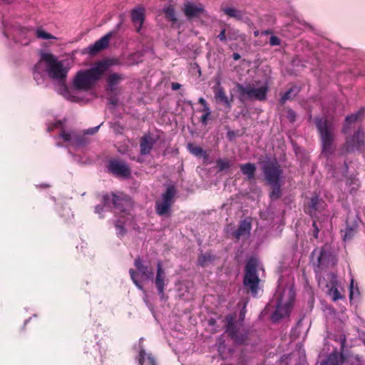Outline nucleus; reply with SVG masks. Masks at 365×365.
Instances as JSON below:
<instances>
[{
	"mask_svg": "<svg viewBox=\"0 0 365 365\" xmlns=\"http://www.w3.org/2000/svg\"><path fill=\"white\" fill-rule=\"evenodd\" d=\"M124 78V76L120 73H113L109 74L107 78L108 89L110 91H115L116 86Z\"/></svg>",
	"mask_w": 365,
	"mask_h": 365,
	"instance_id": "obj_26",
	"label": "nucleus"
},
{
	"mask_svg": "<svg viewBox=\"0 0 365 365\" xmlns=\"http://www.w3.org/2000/svg\"><path fill=\"white\" fill-rule=\"evenodd\" d=\"M22 32L25 34L27 37H30L32 35H35L38 38L48 40V39H56V37L46 32L41 28H37L36 29H26L22 30Z\"/></svg>",
	"mask_w": 365,
	"mask_h": 365,
	"instance_id": "obj_24",
	"label": "nucleus"
},
{
	"mask_svg": "<svg viewBox=\"0 0 365 365\" xmlns=\"http://www.w3.org/2000/svg\"><path fill=\"white\" fill-rule=\"evenodd\" d=\"M180 86H181V85L179 84L178 83H172V88L174 91H176V90L179 89L180 88Z\"/></svg>",
	"mask_w": 365,
	"mask_h": 365,
	"instance_id": "obj_55",
	"label": "nucleus"
},
{
	"mask_svg": "<svg viewBox=\"0 0 365 365\" xmlns=\"http://www.w3.org/2000/svg\"><path fill=\"white\" fill-rule=\"evenodd\" d=\"M292 26H296V27H299L300 29H304L307 27L309 26L308 24L306 23L304 20H302L299 18H296L293 21H292Z\"/></svg>",
	"mask_w": 365,
	"mask_h": 365,
	"instance_id": "obj_38",
	"label": "nucleus"
},
{
	"mask_svg": "<svg viewBox=\"0 0 365 365\" xmlns=\"http://www.w3.org/2000/svg\"><path fill=\"white\" fill-rule=\"evenodd\" d=\"M217 38H219V40L220 41H226V40L227 39V27L225 29H223L220 33L218 34L217 36Z\"/></svg>",
	"mask_w": 365,
	"mask_h": 365,
	"instance_id": "obj_42",
	"label": "nucleus"
},
{
	"mask_svg": "<svg viewBox=\"0 0 365 365\" xmlns=\"http://www.w3.org/2000/svg\"><path fill=\"white\" fill-rule=\"evenodd\" d=\"M109 66L110 63L108 61H101L89 69L78 71L73 79V87L77 90L85 91L90 90Z\"/></svg>",
	"mask_w": 365,
	"mask_h": 365,
	"instance_id": "obj_4",
	"label": "nucleus"
},
{
	"mask_svg": "<svg viewBox=\"0 0 365 365\" xmlns=\"http://www.w3.org/2000/svg\"><path fill=\"white\" fill-rule=\"evenodd\" d=\"M227 39L229 40L236 41L238 39H245V35L240 34V31L237 29L229 26H227Z\"/></svg>",
	"mask_w": 365,
	"mask_h": 365,
	"instance_id": "obj_29",
	"label": "nucleus"
},
{
	"mask_svg": "<svg viewBox=\"0 0 365 365\" xmlns=\"http://www.w3.org/2000/svg\"><path fill=\"white\" fill-rule=\"evenodd\" d=\"M257 262L255 259H250L245 266L244 285L249 289L255 297L257 294L259 279L257 274Z\"/></svg>",
	"mask_w": 365,
	"mask_h": 365,
	"instance_id": "obj_9",
	"label": "nucleus"
},
{
	"mask_svg": "<svg viewBox=\"0 0 365 365\" xmlns=\"http://www.w3.org/2000/svg\"><path fill=\"white\" fill-rule=\"evenodd\" d=\"M236 86L239 93V98L241 101L250 99L263 101L266 98L269 88L267 83H264L263 85L257 88L250 84L245 86L240 83H237Z\"/></svg>",
	"mask_w": 365,
	"mask_h": 365,
	"instance_id": "obj_8",
	"label": "nucleus"
},
{
	"mask_svg": "<svg viewBox=\"0 0 365 365\" xmlns=\"http://www.w3.org/2000/svg\"><path fill=\"white\" fill-rule=\"evenodd\" d=\"M365 144V135L362 130L358 129L353 135L347 138L343 148V151L352 152L361 150Z\"/></svg>",
	"mask_w": 365,
	"mask_h": 365,
	"instance_id": "obj_13",
	"label": "nucleus"
},
{
	"mask_svg": "<svg viewBox=\"0 0 365 365\" xmlns=\"http://www.w3.org/2000/svg\"><path fill=\"white\" fill-rule=\"evenodd\" d=\"M198 103H200L202 106H205L207 104L206 101L203 98H200L198 100Z\"/></svg>",
	"mask_w": 365,
	"mask_h": 365,
	"instance_id": "obj_56",
	"label": "nucleus"
},
{
	"mask_svg": "<svg viewBox=\"0 0 365 365\" xmlns=\"http://www.w3.org/2000/svg\"><path fill=\"white\" fill-rule=\"evenodd\" d=\"M339 341L340 342L341 348H344L345 344V336L343 334L339 336Z\"/></svg>",
	"mask_w": 365,
	"mask_h": 365,
	"instance_id": "obj_50",
	"label": "nucleus"
},
{
	"mask_svg": "<svg viewBox=\"0 0 365 365\" xmlns=\"http://www.w3.org/2000/svg\"><path fill=\"white\" fill-rule=\"evenodd\" d=\"M269 43L272 46H278L280 44V39L275 36H272L269 38Z\"/></svg>",
	"mask_w": 365,
	"mask_h": 365,
	"instance_id": "obj_44",
	"label": "nucleus"
},
{
	"mask_svg": "<svg viewBox=\"0 0 365 365\" xmlns=\"http://www.w3.org/2000/svg\"><path fill=\"white\" fill-rule=\"evenodd\" d=\"M318 202H319V197L318 196H314L312 197L311 199V201H310V205H309V207L312 208V209H315L317 207V205L318 204Z\"/></svg>",
	"mask_w": 365,
	"mask_h": 365,
	"instance_id": "obj_46",
	"label": "nucleus"
},
{
	"mask_svg": "<svg viewBox=\"0 0 365 365\" xmlns=\"http://www.w3.org/2000/svg\"><path fill=\"white\" fill-rule=\"evenodd\" d=\"M64 123L62 120H56L51 125H48L47 130L51 132L55 128L60 130V137L67 146H73L74 148H80L88 143L87 138L80 133L70 130L64 129Z\"/></svg>",
	"mask_w": 365,
	"mask_h": 365,
	"instance_id": "obj_6",
	"label": "nucleus"
},
{
	"mask_svg": "<svg viewBox=\"0 0 365 365\" xmlns=\"http://www.w3.org/2000/svg\"><path fill=\"white\" fill-rule=\"evenodd\" d=\"M134 264L142 278L146 280L153 278V272L149 264H145L140 258L135 259Z\"/></svg>",
	"mask_w": 365,
	"mask_h": 365,
	"instance_id": "obj_20",
	"label": "nucleus"
},
{
	"mask_svg": "<svg viewBox=\"0 0 365 365\" xmlns=\"http://www.w3.org/2000/svg\"><path fill=\"white\" fill-rule=\"evenodd\" d=\"M245 308H246V304H244L240 313V319L244 320L245 316Z\"/></svg>",
	"mask_w": 365,
	"mask_h": 365,
	"instance_id": "obj_49",
	"label": "nucleus"
},
{
	"mask_svg": "<svg viewBox=\"0 0 365 365\" xmlns=\"http://www.w3.org/2000/svg\"><path fill=\"white\" fill-rule=\"evenodd\" d=\"M165 281V270L163 269L161 262L158 261L157 264V273L155 278V284L161 299H164L165 298L164 289L167 284Z\"/></svg>",
	"mask_w": 365,
	"mask_h": 365,
	"instance_id": "obj_17",
	"label": "nucleus"
},
{
	"mask_svg": "<svg viewBox=\"0 0 365 365\" xmlns=\"http://www.w3.org/2000/svg\"><path fill=\"white\" fill-rule=\"evenodd\" d=\"M263 173L269 185H277L282 177V170L277 162H267L263 165Z\"/></svg>",
	"mask_w": 365,
	"mask_h": 365,
	"instance_id": "obj_11",
	"label": "nucleus"
},
{
	"mask_svg": "<svg viewBox=\"0 0 365 365\" xmlns=\"http://www.w3.org/2000/svg\"><path fill=\"white\" fill-rule=\"evenodd\" d=\"M294 89L293 88H290L289 90H288L287 92H285L283 96H282L281 98V103H285L287 100H289L291 99L294 96L296 95V93H294L293 95L292 93L294 92Z\"/></svg>",
	"mask_w": 365,
	"mask_h": 365,
	"instance_id": "obj_39",
	"label": "nucleus"
},
{
	"mask_svg": "<svg viewBox=\"0 0 365 365\" xmlns=\"http://www.w3.org/2000/svg\"><path fill=\"white\" fill-rule=\"evenodd\" d=\"M183 11L185 15L189 19L199 17L201 15L207 16V13L202 4H195L190 1L185 3Z\"/></svg>",
	"mask_w": 365,
	"mask_h": 365,
	"instance_id": "obj_15",
	"label": "nucleus"
},
{
	"mask_svg": "<svg viewBox=\"0 0 365 365\" xmlns=\"http://www.w3.org/2000/svg\"><path fill=\"white\" fill-rule=\"evenodd\" d=\"M353 285H354V280L351 279V284H350V294H349L350 299H352L353 295H354Z\"/></svg>",
	"mask_w": 365,
	"mask_h": 365,
	"instance_id": "obj_54",
	"label": "nucleus"
},
{
	"mask_svg": "<svg viewBox=\"0 0 365 365\" xmlns=\"http://www.w3.org/2000/svg\"><path fill=\"white\" fill-rule=\"evenodd\" d=\"M175 192V188L173 186H169L165 192L162 195L160 200L155 202L156 212L159 215H165L169 212Z\"/></svg>",
	"mask_w": 365,
	"mask_h": 365,
	"instance_id": "obj_12",
	"label": "nucleus"
},
{
	"mask_svg": "<svg viewBox=\"0 0 365 365\" xmlns=\"http://www.w3.org/2000/svg\"><path fill=\"white\" fill-rule=\"evenodd\" d=\"M311 262L314 267L315 272H318L321 269L334 266L336 263V258L330 249L327 246H324L313 250Z\"/></svg>",
	"mask_w": 365,
	"mask_h": 365,
	"instance_id": "obj_7",
	"label": "nucleus"
},
{
	"mask_svg": "<svg viewBox=\"0 0 365 365\" xmlns=\"http://www.w3.org/2000/svg\"><path fill=\"white\" fill-rule=\"evenodd\" d=\"M217 165L220 170H223L230 167V163L227 160L218 159L216 161Z\"/></svg>",
	"mask_w": 365,
	"mask_h": 365,
	"instance_id": "obj_40",
	"label": "nucleus"
},
{
	"mask_svg": "<svg viewBox=\"0 0 365 365\" xmlns=\"http://www.w3.org/2000/svg\"><path fill=\"white\" fill-rule=\"evenodd\" d=\"M275 298L276 309L272 315V320L274 322L289 315L295 299L293 281L290 280L284 286L283 279H279Z\"/></svg>",
	"mask_w": 365,
	"mask_h": 365,
	"instance_id": "obj_3",
	"label": "nucleus"
},
{
	"mask_svg": "<svg viewBox=\"0 0 365 365\" xmlns=\"http://www.w3.org/2000/svg\"><path fill=\"white\" fill-rule=\"evenodd\" d=\"M255 36H257V35H258V32H255Z\"/></svg>",
	"mask_w": 365,
	"mask_h": 365,
	"instance_id": "obj_60",
	"label": "nucleus"
},
{
	"mask_svg": "<svg viewBox=\"0 0 365 365\" xmlns=\"http://www.w3.org/2000/svg\"><path fill=\"white\" fill-rule=\"evenodd\" d=\"M272 187V191L270 193V198L272 200H277L281 196L280 182L277 185H269Z\"/></svg>",
	"mask_w": 365,
	"mask_h": 365,
	"instance_id": "obj_34",
	"label": "nucleus"
},
{
	"mask_svg": "<svg viewBox=\"0 0 365 365\" xmlns=\"http://www.w3.org/2000/svg\"><path fill=\"white\" fill-rule=\"evenodd\" d=\"M215 259V256L212 255L210 252H206L205 254H202L198 259L199 264L202 267H205L208 264L212 262Z\"/></svg>",
	"mask_w": 365,
	"mask_h": 365,
	"instance_id": "obj_32",
	"label": "nucleus"
},
{
	"mask_svg": "<svg viewBox=\"0 0 365 365\" xmlns=\"http://www.w3.org/2000/svg\"><path fill=\"white\" fill-rule=\"evenodd\" d=\"M210 114L204 113L201 117V122L203 125H207V120L210 118Z\"/></svg>",
	"mask_w": 365,
	"mask_h": 365,
	"instance_id": "obj_47",
	"label": "nucleus"
},
{
	"mask_svg": "<svg viewBox=\"0 0 365 365\" xmlns=\"http://www.w3.org/2000/svg\"><path fill=\"white\" fill-rule=\"evenodd\" d=\"M232 57L235 61H237L240 58V55L238 53H234Z\"/></svg>",
	"mask_w": 365,
	"mask_h": 365,
	"instance_id": "obj_57",
	"label": "nucleus"
},
{
	"mask_svg": "<svg viewBox=\"0 0 365 365\" xmlns=\"http://www.w3.org/2000/svg\"><path fill=\"white\" fill-rule=\"evenodd\" d=\"M313 227H314V236L315 238H317L319 230V228L316 226V222L315 221H314V222H313Z\"/></svg>",
	"mask_w": 365,
	"mask_h": 365,
	"instance_id": "obj_51",
	"label": "nucleus"
},
{
	"mask_svg": "<svg viewBox=\"0 0 365 365\" xmlns=\"http://www.w3.org/2000/svg\"><path fill=\"white\" fill-rule=\"evenodd\" d=\"M222 11L230 17L235 18L237 19H242L243 14L241 11L232 7H225Z\"/></svg>",
	"mask_w": 365,
	"mask_h": 365,
	"instance_id": "obj_31",
	"label": "nucleus"
},
{
	"mask_svg": "<svg viewBox=\"0 0 365 365\" xmlns=\"http://www.w3.org/2000/svg\"><path fill=\"white\" fill-rule=\"evenodd\" d=\"M103 206L97 205L95 207V212L101 215L103 211L111 207V205L116 210L115 213L120 215L119 219L116 220L115 226L118 237L125 234V226L129 225L133 220L131 210L133 208L132 202L130 199L120 197L112 194L105 195L103 197Z\"/></svg>",
	"mask_w": 365,
	"mask_h": 365,
	"instance_id": "obj_2",
	"label": "nucleus"
},
{
	"mask_svg": "<svg viewBox=\"0 0 365 365\" xmlns=\"http://www.w3.org/2000/svg\"><path fill=\"white\" fill-rule=\"evenodd\" d=\"M274 301H275V304H277V301H276V298L275 297H274V299L272 300V302H274Z\"/></svg>",
	"mask_w": 365,
	"mask_h": 365,
	"instance_id": "obj_59",
	"label": "nucleus"
},
{
	"mask_svg": "<svg viewBox=\"0 0 365 365\" xmlns=\"http://www.w3.org/2000/svg\"><path fill=\"white\" fill-rule=\"evenodd\" d=\"M100 126H101V125H97V126L93 127V128H89V129H87V130H86L84 131V134L85 135H93V134H94V133H96L98 130Z\"/></svg>",
	"mask_w": 365,
	"mask_h": 365,
	"instance_id": "obj_45",
	"label": "nucleus"
},
{
	"mask_svg": "<svg viewBox=\"0 0 365 365\" xmlns=\"http://www.w3.org/2000/svg\"><path fill=\"white\" fill-rule=\"evenodd\" d=\"M321 365H339L337 355L335 354H330Z\"/></svg>",
	"mask_w": 365,
	"mask_h": 365,
	"instance_id": "obj_36",
	"label": "nucleus"
},
{
	"mask_svg": "<svg viewBox=\"0 0 365 365\" xmlns=\"http://www.w3.org/2000/svg\"><path fill=\"white\" fill-rule=\"evenodd\" d=\"M288 118L290 120V121L293 122L295 120V113L293 110H289L288 111V115H287Z\"/></svg>",
	"mask_w": 365,
	"mask_h": 365,
	"instance_id": "obj_48",
	"label": "nucleus"
},
{
	"mask_svg": "<svg viewBox=\"0 0 365 365\" xmlns=\"http://www.w3.org/2000/svg\"><path fill=\"white\" fill-rule=\"evenodd\" d=\"M187 147L190 152L197 157L202 156L205 158L207 156L206 152L199 146H195L192 144L190 143L188 144Z\"/></svg>",
	"mask_w": 365,
	"mask_h": 365,
	"instance_id": "obj_33",
	"label": "nucleus"
},
{
	"mask_svg": "<svg viewBox=\"0 0 365 365\" xmlns=\"http://www.w3.org/2000/svg\"><path fill=\"white\" fill-rule=\"evenodd\" d=\"M108 170L113 175L127 178L130 175L129 166L123 161L114 160L109 163Z\"/></svg>",
	"mask_w": 365,
	"mask_h": 365,
	"instance_id": "obj_14",
	"label": "nucleus"
},
{
	"mask_svg": "<svg viewBox=\"0 0 365 365\" xmlns=\"http://www.w3.org/2000/svg\"><path fill=\"white\" fill-rule=\"evenodd\" d=\"M252 229L251 221L250 219H245L240 222L237 230L233 232V236L237 240L247 239L250 235Z\"/></svg>",
	"mask_w": 365,
	"mask_h": 365,
	"instance_id": "obj_19",
	"label": "nucleus"
},
{
	"mask_svg": "<svg viewBox=\"0 0 365 365\" xmlns=\"http://www.w3.org/2000/svg\"><path fill=\"white\" fill-rule=\"evenodd\" d=\"M63 211L65 213L61 214V217H64L65 220H69L71 217L73 216L70 208H63Z\"/></svg>",
	"mask_w": 365,
	"mask_h": 365,
	"instance_id": "obj_43",
	"label": "nucleus"
},
{
	"mask_svg": "<svg viewBox=\"0 0 365 365\" xmlns=\"http://www.w3.org/2000/svg\"><path fill=\"white\" fill-rule=\"evenodd\" d=\"M138 361L140 365H156L154 357L150 354L146 353L143 349L139 352Z\"/></svg>",
	"mask_w": 365,
	"mask_h": 365,
	"instance_id": "obj_27",
	"label": "nucleus"
},
{
	"mask_svg": "<svg viewBox=\"0 0 365 365\" xmlns=\"http://www.w3.org/2000/svg\"><path fill=\"white\" fill-rule=\"evenodd\" d=\"M354 361L357 363L356 365H361V361L360 360V358L358 356H355L351 358V361Z\"/></svg>",
	"mask_w": 365,
	"mask_h": 365,
	"instance_id": "obj_52",
	"label": "nucleus"
},
{
	"mask_svg": "<svg viewBox=\"0 0 365 365\" xmlns=\"http://www.w3.org/2000/svg\"><path fill=\"white\" fill-rule=\"evenodd\" d=\"M113 32L108 33L96 41L93 44L88 46L85 49L84 53H88L91 56L97 54L98 52L108 47Z\"/></svg>",
	"mask_w": 365,
	"mask_h": 365,
	"instance_id": "obj_16",
	"label": "nucleus"
},
{
	"mask_svg": "<svg viewBox=\"0 0 365 365\" xmlns=\"http://www.w3.org/2000/svg\"><path fill=\"white\" fill-rule=\"evenodd\" d=\"M145 19V10L143 8L137 7L131 12V20L137 32L140 31Z\"/></svg>",
	"mask_w": 365,
	"mask_h": 365,
	"instance_id": "obj_21",
	"label": "nucleus"
},
{
	"mask_svg": "<svg viewBox=\"0 0 365 365\" xmlns=\"http://www.w3.org/2000/svg\"><path fill=\"white\" fill-rule=\"evenodd\" d=\"M364 109L359 110L357 113L348 115L346 118L345 124L343 128V133L347 134L351 129V125L363 118Z\"/></svg>",
	"mask_w": 365,
	"mask_h": 365,
	"instance_id": "obj_25",
	"label": "nucleus"
},
{
	"mask_svg": "<svg viewBox=\"0 0 365 365\" xmlns=\"http://www.w3.org/2000/svg\"><path fill=\"white\" fill-rule=\"evenodd\" d=\"M28 41H21L22 44H27Z\"/></svg>",
	"mask_w": 365,
	"mask_h": 365,
	"instance_id": "obj_58",
	"label": "nucleus"
},
{
	"mask_svg": "<svg viewBox=\"0 0 365 365\" xmlns=\"http://www.w3.org/2000/svg\"><path fill=\"white\" fill-rule=\"evenodd\" d=\"M165 14L167 16V17L170 20V21H175L176 19H175V11H174V9H171V8H168L165 10Z\"/></svg>",
	"mask_w": 365,
	"mask_h": 365,
	"instance_id": "obj_41",
	"label": "nucleus"
},
{
	"mask_svg": "<svg viewBox=\"0 0 365 365\" xmlns=\"http://www.w3.org/2000/svg\"><path fill=\"white\" fill-rule=\"evenodd\" d=\"M155 140L150 135H145L140 138V154L142 155H146L150 153Z\"/></svg>",
	"mask_w": 365,
	"mask_h": 365,
	"instance_id": "obj_23",
	"label": "nucleus"
},
{
	"mask_svg": "<svg viewBox=\"0 0 365 365\" xmlns=\"http://www.w3.org/2000/svg\"><path fill=\"white\" fill-rule=\"evenodd\" d=\"M357 226L358 225L356 222H354L351 226L349 225H347L343 237L344 240H349L355 235L357 232Z\"/></svg>",
	"mask_w": 365,
	"mask_h": 365,
	"instance_id": "obj_30",
	"label": "nucleus"
},
{
	"mask_svg": "<svg viewBox=\"0 0 365 365\" xmlns=\"http://www.w3.org/2000/svg\"><path fill=\"white\" fill-rule=\"evenodd\" d=\"M322 143V154L329 158L334 152V125L327 118H317L314 120Z\"/></svg>",
	"mask_w": 365,
	"mask_h": 365,
	"instance_id": "obj_5",
	"label": "nucleus"
},
{
	"mask_svg": "<svg viewBox=\"0 0 365 365\" xmlns=\"http://www.w3.org/2000/svg\"><path fill=\"white\" fill-rule=\"evenodd\" d=\"M242 173L246 175L248 179H252L255 176L256 166L252 163H245L240 165Z\"/></svg>",
	"mask_w": 365,
	"mask_h": 365,
	"instance_id": "obj_28",
	"label": "nucleus"
},
{
	"mask_svg": "<svg viewBox=\"0 0 365 365\" xmlns=\"http://www.w3.org/2000/svg\"><path fill=\"white\" fill-rule=\"evenodd\" d=\"M329 280L327 287L328 288L327 294L331 298L333 301H336L343 297L338 289V281L336 275L334 273H330L327 275Z\"/></svg>",
	"mask_w": 365,
	"mask_h": 365,
	"instance_id": "obj_18",
	"label": "nucleus"
},
{
	"mask_svg": "<svg viewBox=\"0 0 365 365\" xmlns=\"http://www.w3.org/2000/svg\"><path fill=\"white\" fill-rule=\"evenodd\" d=\"M215 98L217 101L222 103L227 108H231V101L227 96L225 89L220 86V81L213 87Z\"/></svg>",
	"mask_w": 365,
	"mask_h": 365,
	"instance_id": "obj_22",
	"label": "nucleus"
},
{
	"mask_svg": "<svg viewBox=\"0 0 365 365\" xmlns=\"http://www.w3.org/2000/svg\"><path fill=\"white\" fill-rule=\"evenodd\" d=\"M66 60H59L50 53H43L38 62L33 69L34 78L40 85L43 83L45 75L60 86L59 93L72 102H77L78 98L71 94L66 86V78L69 71Z\"/></svg>",
	"mask_w": 365,
	"mask_h": 365,
	"instance_id": "obj_1",
	"label": "nucleus"
},
{
	"mask_svg": "<svg viewBox=\"0 0 365 365\" xmlns=\"http://www.w3.org/2000/svg\"><path fill=\"white\" fill-rule=\"evenodd\" d=\"M347 185L351 193L355 192L360 186L359 180L356 178L350 179L347 182Z\"/></svg>",
	"mask_w": 365,
	"mask_h": 365,
	"instance_id": "obj_37",
	"label": "nucleus"
},
{
	"mask_svg": "<svg viewBox=\"0 0 365 365\" xmlns=\"http://www.w3.org/2000/svg\"><path fill=\"white\" fill-rule=\"evenodd\" d=\"M235 317L231 314L226 317V332L235 342L242 344L247 339V334L242 330L241 325L235 322Z\"/></svg>",
	"mask_w": 365,
	"mask_h": 365,
	"instance_id": "obj_10",
	"label": "nucleus"
},
{
	"mask_svg": "<svg viewBox=\"0 0 365 365\" xmlns=\"http://www.w3.org/2000/svg\"><path fill=\"white\" fill-rule=\"evenodd\" d=\"M129 273H130V277H131L133 283L135 284V285L139 289L143 290V285L141 284V282L138 279V274L133 269H130L129 270Z\"/></svg>",
	"mask_w": 365,
	"mask_h": 365,
	"instance_id": "obj_35",
	"label": "nucleus"
},
{
	"mask_svg": "<svg viewBox=\"0 0 365 365\" xmlns=\"http://www.w3.org/2000/svg\"><path fill=\"white\" fill-rule=\"evenodd\" d=\"M202 111L204 112V113L211 114V110H210V108L208 107L207 104L205 106H203Z\"/></svg>",
	"mask_w": 365,
	"mask_h": 365,
	"instance_id": "obj_53",
	"label": "nucleus"
}]
</instances>
